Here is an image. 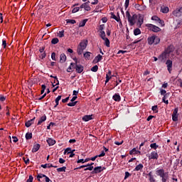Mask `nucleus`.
I'll use <instances>...</instances> for the list:
<instances>
[{"label": "nucleus", "mask_w": 182, "mask_h": 182, "mask_svg": "<svg viewBox=\"0 0 182 182\" xmlns=\"http://www.w3.org/2000/svg\"><path fill=\"white\" fill-rule=\"evenodd\" d=\"M156 174L161 177L162 182H167V180H168V173L165 172L164 169H159L156 171Z\"/></svg>", "instance_id": "f257e3e1"}, {"label": "nucleus", "mask_w": 182, "mask_h": 182, "mask_svg": "<svg viewBox=\"0 0 182 182\" xmlns=\"http://www.w3.org/2000/svg\"><path fill=\"white\" fill-rule=\"evenodd\" d=\"M147 28H149V31H152V32H160L161 31V28H159L158 26H156L153 24L148 23L146 24Z\"/></svg>", "instance_id": "f03ea898"}, {"label": "nucleus", "mask_w": 182, "mask_h": 182, "mask_svg": "<svg viewBox=\"0 0 182 182\" xmlns=\"http://www.w3.org/2000/svg\"><path fill=\"white\" fill-rule=\"evenodd\" d=\"M136 19H137V14H133L132 16L128 17V22H129L130 26H133L136 23Z\"/></svg>", "instance_id": "7ed1b4c3"}, {"label": "nucleus", "mask_w": 182, "mask_h": 182, "mask_svg": "<svg viewBox=\"0 0 182 182\" xmlns=\"http://www.w3.org/2000/svg\"><path fill=\"white\" fill-rule=\"evenodd\" d=\"M106 168H102V166H97L94 168V170L91 172V174H98V173H102L103 170H105Z\"/></svg>", "instance_id": "20e7f679"}, {"label": "nucleus", "mask_w": 182, "mask_h": 182, "mask_svg": "<svg viewBox=\"0 0 182 182\" xmlns=\"http://www.w3.org/2000/svg\"><path fill=\"white\" fill-rule=\"evenodd\" d=\"M75 69L77 73H82V72H83V70L85 69V67H83V65L80 64H76L75 65Z\"/></svg>", "instance_id": "39448f33"}, {"label": "nucleus", "mask_w": 182, "mask_h": 182, "mask_svg": "<svg viewBox=\"0 0 182 182\" xmlns=\"http://www.w3.org/2000/svg\"><path fill=\"white\" fill-rule=\"evenodd\" d=\"M167 58H168V55L165 52H164L158 57V60L161 62H166V59H167Z\"/></svg>", "instance_id": "423d86ee"}, {"label": "nucleus", "mask_w": 182, "mask_h": 182, "mask_svg": "<svg viewBox=\"0 0 182 182\" xmlns=\"http://www.w3.org/2000/svg\"><path fill=\"white\" fill-rule=\"evenodd\" d=\"M181 14H182V6L178 9H176L173 12V15L176 17L181 16Z\"/></svg>", "instance_id": "0eeeda50"}, {"label": "nucleus", "mask_w": 182, "mask_h": 182, "mask_svg": "<svg viewBox=\"0 0 182 182\" xmlns=\"http://www.w3.org/2000/svg\"><path fill=\"white\" fill-rule=\"evenodd\" d=\"M143 22H144V17L140 15L136 22V25L139 26V28H141V25H143Z\"/></svg>", "instance_id": "6e6552de"}, {"label": "nucleus", "mask_w": 182, "mask_h": 182, "mask_svg": "<svg viewBox=\"0 0 182 182\" xmlns=\"http://www.w3.org/2000/svg\"><path fill=\"white\" fill-rule=\"evenodd\" d=\"M166 65H167L169 73H171V68H173V61H171V60H167Z\"/></svg>", "instance_id": "1a4fd4ad"}, {"label": "nucleus", "mask_w": 182, "mask_h": 182, "mask_svg": "<svg viewBox=\"0 0 182 182\" xmlns=\"http://www.w3.org/2000/svg\"><path fill=\"white\" fill-rule=\"evenodd\" d=\"M134 8L137 11H146V8H147V6H141L140 4H135Z\"/></svg>", "instance_id": "9d476101"}, {"label": "nucleus", "mask_w": 182, "mask_h": 182, "mask_svg": "<svg viewBox=\"0 0 182 182\" xmlns=\"http://www.w3.org/2000/svg\"><path fill=\"white\" fill-rule=\"evenodd\" d=\"M78 46L80 48H82V49H86L87 46V40L83 41L81 43H80V45Z\"/></svg>", "instance_id": "9b49d317"}, {"label": "nucleus", "mask_w": 182, "mask_h": 182, "mask_svg": "<svg viewBox=\"0 0 182 182\" xmlns=\"http://www.w3.org/2000/svg\"><path fill=\"white\" fill-rule=\"evenodd\" d=\"M173 50H174V48L172 46H168V48H167V49L166 50H165V53L167 54V55L168 56V55H170V53H171V52H173Z\"/></svg>", "instance_id": "f8f14e48"}, {"label": "nucleus", "mask_w": 182, "mask_h": 182, "mask_svg": "<svg viewBox=\"0 0 182 182\" xmlns=\"http://www.w3.org/2000/svg\"><path fill=\"white\" fill-rule=\"evenodd\" d=\"M65 62H66V55H65V53H62L60 55V63H65Z\"/></svg>", "instance_id": "ddd939ff"}, {"label": "nucleus", "mask_w": 182, "mask_h": 182, "mask_svg": "<svg viewBox=\"0 0 182 182\" xmlns=\"http://www.w3.org/2000/svg\"><path fill=\"white\" fill-rule=\"evenodd\" d=\"M35 119H36V117H33L32 119L26 122V127H31V126H32V124H33V122L35 121Z\"/></svg>", "instance_id": "4468645a"}, {"label": "nucleus", "mask_w": 182, "mask_h": 182, "mask_svg": "<svg viewBox=\"0 0 182 182\" xmlns=\"http://www.w3.org/2000/svg\"><path fill=\"white\" fill-rule=\"evenodd\" d=\"M149 159H153L157 160L159 159V154H157V152L153 151V152H151V156L149 157Z\"/></svg>", "instance_id": "2eb2a0df"}, {"label": "nucleus", "mask_w": 182, "mask_h": 182, "mask_svg": "<svg viewBox=\"0 0 182 182\" xmlns=\"http://www.w3.org/2000/svg\"><path fill=\"white\" fill-rule=\"evenodd\" d=\"M39 149H41V144H35L33 147L32 153H36V151H38V150H39Z\"/></svg>", "instance_id": "dca6fc26"}, {"label": "nucleus", "mask_w": 182, "mask_h": 182, "mask_svg": "<svg viewBox=\"0 0 182 182\" xmlns=\"http://www.w3.org/2000/svg\"><path fill=\"white\" fill-rule=\"evenodd\" d=\"M154 39H156V36H152L148 38L149 45H153V43H154Z\"/></svg>", "instance_id": "f3484780"}, {"label": "nucleus", "mask_w": 182, "mask_h": 182, "mask_svg": "<svg viewBox=\"0 0 182 182\" xmlns=\"http://www.w3.org/2000/svg\"><path fill=\"white\" fill-rule=\"evenodd\" d=\"M47 143L49 146H53L56 143V141L53 140L52 138H48L47 139Z\"/></svg>", "instance_id": "a211bd4d"}, {"label": "nucleus", "mask_w": 182, "mask_h": 182, "mask_svg": "<svg viewBox=\"0 0 182 182\" xmlns=\"http://www.w3.org/2000/svg\"><path fill=\"white\" fill-rule=\"evenodd\" d=\"M89 4H90V1H89L84 3V9L85 11H90L91 8H90V6H89Z\"/></svg>", "instance_id": "6ab92c4d"}, {"label": "nucleus", "mask_w": 182, "mask_h": 182, "mask_svg": "<svg viewBox=\"0 0 182 182\" xmlns=\"http://www.w3.org/2000/svg\"><path fill=\"white\" fill-rule=\"evenodd\" d=\"M92 115H85L83 117H82V120L84 122H89V120H92Z\"/></svg>", "instance_id": "aec40b11"}, {"label": "nucleus", "mask_w": 182, "mask_h": 182, "mask_svg": "<svg viewBox=\"0 0 182 182\" xmlns=\"http://www.w3.org/2000/svg\"><path fill=\"white\" fill-rule=\"evenodd\" d=\"M103 57L102 56V55L99 54L97 56L95 57L94 61L95 62V63H98V62H100L102 60V58Z\"/></svg>", "instance_id": "412c9836"}, {"label": "nucleus", "mask_w": 182, "mask_h": 182, "mask_svg": "<svg viewBox=\"0 0 182 182\" xmlns=\"http://www.w3.org/2000/svg\"><path fill=\"white\" fill-rule=\"evenodd\" d=\"M46 120V115H44L43 117H41L40 120L38 122V126H39V124H42V123H43V122H45Z\"/></svg>", "instance_id": "4be33fe9"}, {"label": "nucleus", "mask_w": 182, "mask_h": 182, "mask_svg": "<svg viewBox=\"0 0 182 182\" xmlns=\"http://www.w3.org/2000/svg\"><path fill=\"white\" fill-rule=\"evenodd\" d=\"M112 99L115 100V102H120V95L119 94H115L113 97Z\"/></svg>", "instance_id": "5701e85b"}, {"label": "nucleus", "mask_w": 182, "mask_h": 182, "mask_svg": "<svg viewBox=\"0 0 182 182\" xmlns=\"http://www.w3.org/2000/svg\"><path fill=\"white\" fill-rule=\"evenodd\" d=\"M168 11H169V9L167 6L161 8V11L162 12V14H168Z\"/></svg>", "instance_id": "b1692460"}, {"label": "nucleus", "mask_w": 182, "mask_h": 182, "mask_svg": "<svg viewBox=\"0 0 182 182\" xmlns=\"http://www.w3.org/2000/svg\"><path fill=\"white\" fill-rule=\"evenodd\" d=\"M103 41H105V45L107 46V48H109L110 47V41H109V38H102Z\"/></svg>", "instance_id": "393cba45"}, {"label": "nucleus", "mask_w": 182, "mask_h": 182, "mask_svg": "<svg viewBox=\"0 0 182 182\" xmlns=\"http://www.w3.org/2000/svg\"><path fill=\"white\" fill-rule=\"evenodd\" d=\"M76 65V64L71 63L70 65L69 66V68H68L67 72H72V69H75V66Z\"/></svg>", "instance_id": "a878e982"}, {"label": "nucleus", "mask_w": 182, "mask_h": 182, "mask_svg": "<svg viewBox=\"0 0 182 182\" xmlns=\"http://www.w3.org/2000/svg\"><path fill=\"white\" fill-rule=\"evenodd\" d=\"M111 18H112V19H114L115 21H117V22H119L120 21V17L116 16V15H114V13H111Z\"/></svg>", "instance_id": "bb28decb"}, {"label": "nucleus", "mask_w": 182, "mask_h": 182, "mask_svg": "<svg viewBox=\"0 0 182 182\" xmlns=\"http://www.w3.org/2000/svg\"><path fill=\"white\" fill-rule=\"evenodd\" d=\"M62 99V95H59L56 99H55V105L54 106V107H58V105H59V100H60Z\"/></svg>", "instance_id": "cd10ccee"}, {"label": "nucleus", "mask_w": 182, "mask_h": 182, "mask_svg": "<svg viewBox=\"0 0 182 182\" xmlns=\"http://www.w3.org/2000/svg\"><path fill=\"white\" fill-rule=\"evenodd\" d=\"M86 22H87V18L84 19L82 21H81L79 24V28H82L86 25Z\"/></svg>", "instance_id": "c85d7f7f"}, {"label": "nucleus", "mask_w": 182, "mask_h": 182, "mask_svg": "<svg viewBox=\"0 0 182 182\" xmlns=\"http://www.w3.org/2000/svg\"><path fill=\"white\" fill-rule=\"evenodd\" d=\"M140 33H141V31L139 29V28H136L134 30V35H135V36L140 35Z\"/></svg>", "instance_id": "c756f323"}, {"label": "nucleus", "mask_w": 182, "mask_h": 182, "mask_svg": "<svg viewBox=\"0 0 182 182\" xmlns=\"http://www.w3.org/2000/svg\"><path fill=\"white\" fill-rule=\"evenodd\" d=\"M83 50H85V48H82V47H77V52L78 55H82L83 53Z\"/></svg>", "instance_id": "7c9ffc66"}, {"label": "nucleus", "mask_w": 182, "mask_h": 182, "mask_svg": "<svg viewBox=\"0 0 182 182\" xmlns=\"http://www.w3.org/2000/svg\"><path fill=\"white\" fill-rule=\"evenodd\" d=\"M151 149H154V150H157L159 145L156 143L151 144L150 145Z\"/></svg>", "instance_id": "2f4dec72"}, {"label": "nucleus", "mask_w": 182, "mask_h": 182, "mask_svg": "<svg viewBox=\"0 0 182 182\" xmlns=\"http://www.w3.org/2000/svg\"><path fill=\"white\" fill-rule=\"evenodd\" d=\"M57 171H58V173H60V172L65 173V171H66V166H63L61 168H57Z\"/></svg>", "instance_id": "473e14b6"}, {"label": "nucleus", "mask_w": 182, "mask_h": 182, "mask_svg": "<svg viewBox=\"0 0 182 182\" xmlns=\"http://www.w3.org/2000/svg\"><path fill=\"white\" fill-rule=\"evenodd\" d=\"M154 43V45H159V43H160V38H159L157 36H155Z\"/></svg>", "instance_id": "72a5a7b5"}, {"label": "nucleus", "mask_w": 182, "mask_h": 182, "mask_svg": "<svg viewBox=\"0 0 182 182\" xmlns=\"http://www.w3.org/2000/svg\"><path fill=\"white\" fill-rule=\"evenodd\" d=\"M143 168V164H140L135 168V171H139Z\"/></svg>", "instance_id": "f704fd0d"}, {"label": "nucleus", "mask_w": 182, "mask_h": 182, "mask_svg": "<svg viewBox=\"0 0 182 182\" xmlns=\"http://www.w3.org/2000/svg\"><path fill=\"white\" fill-rule=\"evenodd\" d=\"M58 42H59V38H54L51 41V43L53 45H56V43H58Z\"/></svg>", "instance_id": "c9c22d12"}, {"label": "nucleus", "mask_w": 182, "mask_h": 182, "mask_svg": "<svg viewBox=\"0 0 182 182\" xmlns=\"http://www.w3.org/2000/svg\"><path fill=\"white\" fill-rule=\"evenodd\" d=\"M26 140H31V139H32V133H26Z\"/></svg>", "instance_id": "e433bc0d"}, {"label": "nucleus", "mask_w": 182, "mask_h": 182, "mask_svg": "<svg viewBox=\"0 0 182 182\" xmlns=\"http://www.w3.org/2000/svg\"><path fill=\"white\" fill-rule=\"evenodd\" d=\"M66 22L67 23H72L73 25L76 23V21L74 19H67Z\"/></svg>", "instance_id": "4c0bfd02"}, {"label": "nucleus", "mask_w": 182, "mask_h": 182, "mask_svg": "<svg viewBox=\"0 0 182 182\" xmlns=\"http://www.w3.org/2000/svg\"><path fill=\"white\" fill-rule=\"evenodd\" d=\"M84 58L85 59H89L90 58V52H86L84 53Z\"/></svg>", "instance_id": "58836bf2"}, {"label": "nucleus", "mask_w": 182, "mask_h": 182, "mask_svg": "<svg viewBox=\"0 0 182 182\" xmlns=\"http://www.w3.org/2000/svg\"><path fill=\"white\" fill-rule=\"evenodd\" d=\"M172 119L173 122H178V114L172 115Z\"/></svg>", "instance_id": "ea45409f"}, {"label": "nucleus", "mask_w": 182, "mask_h": 182, "mask_svg": "<svg viewBox=\"0 0 182 182\" xmlns=\"http://www.w3.org/2000/svg\"><path fill=\"white\" fill-rule=\"evenodd\" d=\"M66 153L68 154H70V153H72V149L71 148H67L64 152V154H66Z\"/></svg>", "instance_id": "a19ab883"}, {"label": "nucleus", "mask_w": 182, "mask_h": 182, "mask_svg": "<svg viewBox=\"0 0 182 182\" xmlns=\"http://www.w3.org/2000/svg\"><path fill=\"white\" fill-rule=\"evenodd\" d=\"M100 38H102V39H105L106 38V33H105V31H100Z\"/></svg>", "instance_id": "79ce46f5"}, {"label": "nucleus", "mask_w": 182, "mask_h": 182, "mask_svg": "<svg viewBox=\"0 0 182 182\" xmlns=\"http://www.w3.org/2000/svg\"><path fill=\"white\" fill-rule=\"evenodd\" d=\"M42 177H45V178H46V175L43 174V173H40L38 175L37 178H38V181H41V179L39 178H42Z\"/></svg>", "instance_id": "37998d69"}, {"label": "nucleus", "mask_w": 182, "mask_h": 182, "mask_svg": "<svg viewBox=\"0 0 182 182\" xmlns=\"http://www.w3.org/2000/svg\"><path fill=\"white\" fill-rule=\"evenodd\" d=\"M152 21H156V22H159L160 21V18H159L157 16H154L151 17Z\"/></svg>", "instance_id": "c03bdc74"}, {"label": "nucleus", "mask_w": 182, "mask_h": 182, "mask_svg": "<svg viewBox=\"0 0 182 182\" xmlns=\"http://www.w3.org/2000/svg\"><path fill=\"white\" fill-rule=\"evenodd\" d=\"M77 103V101H75L74 102H69L68 104V106H70V107H73V106H76V104Z\"/></svg>", "instance_id": "a18cd8bd"}, {"label": "nucleus", "mask_w": 182, "mask_h": 182, "mask_svg": "<svg viewBox=\"0 0 182 182\" xmlns=\"http://www.w3.org/2000/svg\"><path fill=\"white\" fill-rule=\"evenodd\" d=\"M177 113H178V107H176V108L174 109L173 112L172 114V116L177 115L178 114Z\"/></svg>", "instance_id": "49530a36"}, {"label": "nucleus", "mask_w": 182, "mask_h": 182, "mask_svg": "<svg viewBox=\"0 0 182 182\" xmlns=\"http://www.w3.org/2000/svg\"><path fill=\"white\" fill-rule=\"evenodd\" d=\"M99 67L97 65H95L91 68L92 72H96L97 70H98Z\"/></svg>", "instance_id": "de8ad7c7"}, {"label": "nucleus", "mask_w": 182, "mask_h": 182, "mask_svg": "<svg viewBox=\"0 0 182 182\" xmlns=\"http://www.w3.org/2000/svg\"><path fill=\"white\" fill-rule=\"evenodd\" d=\"M65 36V31H59V38H63Z\"/></svg>", "instance_id": "09e8293b"}, {"label": "nucleus", "mask_w": 182, "mask_h": 182, "mask_svg": "<svg viewBox=\"0 0 182 182\" xmlns=\"http://www.w3.org/2000/svg\"><path fill=\"white\" fill-rule=\"evenodd\" d=\"M5 100H6V97L0 95V102H5Z\"/></svg>", "instance_id": "8fccbe9b"}, {"label": "nucleus", "mask_w": 182, "mask_h": 182, "mask_svg": "<svg viewBox=\"0 0 182 182\" xmlns=\"http://www.w3.org/2000/svg\"><path fill=\"white\" fill-rule=\"evenodd\" d=\"M151 109L153 110V112H155V113H158L159 112V111L157 110V105L153 106Z\"/></svg>", "instance_id": "3c124183"}, {"label": "nucleus", "mask_w": 182, "mask_h": 182, "mask_svg": "<svg viewBox=\"0 0 182 182\" xmlns=\"http://www.w3.org/2000/svg\"><path fill=\"white\" fill-rule=\"evenodd\" d=\"M51 58L53 60H56V53H52Z\"/></svg>", "instance_id": "603ef678"}, {"label": "nucleus", "mask_w": 182, "mask_h": 182, "mask_svg": "<svg viewBox=\"0 0 182 182\" xmlns=\"http://www.w3.org/2000/svg\"><path fill=\"white\" fill-rule=\"evenodd\" d=\"M79 9H80V8L79 7H75L73 9V14H76V12H79Z\"/></svg>", "instance_id": "864d4df0"}, {"label": "nucleus", "mask_w": 182, "mask_h": 182, "mask_svg": "<svg viewBox=\"0 0 182 182\" xmlns=\"http://www.w3.org/2000/svg\"><path fill=\"white\" fill-rule=\"evenodd\" d=\"M33 176L32 175L29 176L28 179L26 181V182H33Z\"/></svg>", "instance_id": "5fc2aeb1"}, {"label": "nucleus", "mask_w": 182, "mask_h": 182, "mask_svg": "<svg viewBox=\"0 0 182 182\" xmlns=\"http://www.w3.org/2000/svg\"><path fill=\"white\" fill-rule=\"evenodd\" d=\"M129 2H130V0H126L125 1V9H127V8H129Z\"/></svg>", "instance_id": "6e6d98bb"}, {"label": "nucleus", "mask_w": 182, "mask_h": 182, "mask_svg": "<svg viewBox=\"0 0 182 182\" xmlns=\"http://www.w3.org/2000/svg\"><path fill=\"white\" fill-rule=\"evenodd\" d=\"M110 79H112V77H109V74H107L105 83H107L109 82V80H110Z\"/></svg>", "instance_id": "4d7b16f0"}, {"label": "nucleus", "mask_w": 182, "mask_h": 182, "mask_svg": "<svg viewBox=\"0 0 182 182\" xmlns=\"http://www.w3.org/2000/svg\"><path fill=\"white\" fill-rule=\"evenodd\" d=\"M129 177H130V173L129 172H125V176H124V180H126L127 178H129Z\"/></svg>", "instance_id": "13d9d810"}, {"label": "nucleus", "mask_w": 182, "mask_h": 182, "mask_svg": "<svg viewBox=\"0 0 182 182\" xmlns=\"http://www.w3.org/2000/svg\"><path fill=\"white\" fill-rule=\"evenodd\" d=\"M2 46L5 49L6 48V40H2Z\"/></svg>", "instance_id": "bf43d9fd"}, {"label": "nucleus", "mask_w": 182, "mask_h": 182, "mask_svg": "<svg viewBox=\"0 0 182 182\" xmlns=\"http://www.w3.org/2000/svg\"><path fill=\"white\" fill-rule=\"evenodd\" d=\"M161 95L162 96H164L165 95H167L166 90H161Z\"/></svg>", "instance_id": "052dcab7"}, {"label": "nucleus", "mask_w": 182, "mask_h": 182, "mask_svg": "<svg viewBox=\"0 0 182 182\" xmlns=\"http://www.w3.org/2000/svg\"><path fill=\"white\" fill-rule=\"evenodd\" d=\"M66 161L62 158L59 159V163L60 164H63V163H65Z\"/></svg>", "instance_id": "680f3d73"}, {"label": "nucleus", "mask_w": 182, "mask_h": 182, "mask_svg": "<svg viewBox=\"0 0 182 182\" xmlns=\"http://www.w3.org/2000/svg\"><path fill=\"white\" fill-rule=\"evenodd\" d=\"M105 156H106V153H105V151H102V153L98 155V157H103Z\"/></svg>", "instance_id": "e2e57ef3"}, {"label": "nucleus", "mask_w": 182, "mask_h": 182, "mask_svg": "<svg viewBox=\"0 0 182 182\" xmlns=\"http://www.w3.org/2000/svg\"><path fill=\"white\" fill-rule=\"evenodd\" d=\"M85 171H87V170H90V171H92V170H93V166H89L86 168L84 169Z\"/></svg>", "instance_id": "0e129e2a"}, {"label": "nucleus", "mask_w": 182, "mask_h": 182, "mask_svg": "<svg viewBox=\"0 0 182 182\" xmlns=\"http://www.w3.org/2000/svg\"><path fill=\"white\" fill-rule=\"evenodd\" d=\"M149 181L150 182H156V179H154V176H151L149 178Z\"/></svg>", "instance_id": "69168bd1"}, {"label": "nucleus", "mask_w": 182, "mask_h": 182, "mask_svg": "<svg viewBox=\"0 0 182 182\" xmlns=\"http://www.w3.org/2000/svg\"><path fill=\"white\" fill-rule=\"evenodd\" d=\"M69 100V97H66L65 99L62 100L63 103H66Z\"/></svg>", "instance_id": "338daca9"}, {"label": "nucleus", "mask_w": 182, "mask_h": 182, "mask_svg": "<svg viewBox=\"0 0 182 182\" xmlns=\"http://www.w3.org/2000/svg\"><path fill=\"white\" fill-rule=\"evenodd\" d=\"M102 21L103 23H106V22H107V18L103 17V18H102Z\"/></svg>", "instance_id": "774afa93"}]
</instances>
